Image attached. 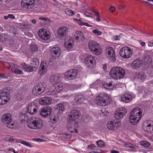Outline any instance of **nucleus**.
I'll return each mask as SVG.
<instances>
[{
    "mask_svg": "<svg viewBox=\"0 0 153 153\" xmlns=\"http://www.w3.org/2000/svg\"><path fill=\"white\" fill-rule=\"evenodd\" d=\"M92 32L98 35H100L102 34V32L99 31L98 30L94 29L92 31Z\"/></svg>",
    "mask_w": 153,
    "mask_h": 153,
    "instance_id": "nucleus-48",
    "label": "nucleus"
},
{
    "mask_svg": "<svg viewBox=\"0 0 153 153\" xmlns=\"http://www.w3.org/2000/svg\"><path fill=\"white\" fill-rule=\"evenodd\" d=\"M59 77L57 75H52L51 76L50 81L52 84L55 85L59 82Z\"/></svg>",
    "mask_w": 153,
    "mask_h": 153,
    "instance_id": "nucleus-30",
    "label": "nucleus"
},
{
    "mask_svg": "<svg viewBox=\"0 0 153 153\" xmlns=\"http://www.w3.org/2000/svg\"><path fill=\"white\" fill-rule=\"evenodd\" d=\"M77 74V71L76 70H70L65 72V77L69 80H72L76 78Z\"/></svg>",
    "mask_w": 153,
    "mask_h": 153,
    "instance_id": "nucleus-10",
    "label": "nucleus"
},
{
    "mask_svg": "<svg viewBox=\"0 0 153 153\" xmlns=\"http://www.w3.org/2000/svg\"><path fill=\"white\" fill-rule=\"evenodd\" d=\"M68 29L65 26L60 27L57 31V35L60 39H63L68 35Z\"/></svg>",
    "mask_w": 153,
    "mask_h": 153,
    "instance_id": "nucleus-9",
    "label": "nucleus"
},
{
    "mask_svg": "<svg viewBox=\"0 0 153 153\" xmlns=\"http://www.w3.org/2000/svg\"><path fill=\"white\" fill-rule=\"evenodd\" d=\"M39 89H40L43 93L45 91L46 87V84L44 82H40L37 84L36 85Z\"/></svg>",
    "mask_w": 153,
    "mask_h": 153,
    "instance_id": "nucleus-34",
    "label": "nucleus"
},
{
    "mask_svg": "<svg viewBox=\"0 0 153 153\" xmlns=\"http://www.w3.org/2000/svg\"><path fill=\"white\" fill-rule=\"evenodd\" d=\"M152 127L151 124L150 123L149 124L148 123L144 124L143 126V129L145 131H147L148 133L151 132V128L152 129Z\"/></svg>",
    "mask_w": 153,
    "mask_h": 153,
    "instance_id": "nucleus-33",
    "label": "nucleus"
},
{
    "mask_svg": "<svg viewBox=\"0 0 153 153\" xmlns=\"http://www.w3.org/2000/svg\"><path fill=\"white\" fill-rule=\"evenodd\" d=\"M117 123L113 122H109L107 124V128L110 130H115L117 129Z\"/></svg>",
    "mask_w": 153,
    "mask_h": 153,
    "instance_id": "nucleus-28",
    "label": "nucleus"
},
{
    "mask_svg": "<svg viewBox=\"0 0 153 153\" xmlns=\"http://www.w3.org/2000/svg\"><path fill=\"white\" fill-rule=\"evenodd\" d=\"M10 141L17 142V140L16 139L13 138V137H10Z\"/></svg>",
    "mask_w": 153,
    "mask_h": 153,
    "instance_id": "nucleus-63",
    "label": "nucleus"
},
{
    "mask_svg": "<svg viewBox=\"0 0 153 153\" xmlns=\"http://www.w3.org/2000/svg\"><path fill=\"white\" fill-rule=\"evenodd\" d=\"M57 85H56L54 86L55 88L54 90L52 91L53 94V92H59L62 89V85L61 83H57Z\"/></svg>",
    "mask_w": 153,
    "mask_h": 153,
    "instance_id": "nucleus-36",
    "label": "nucleus"
},
{
    "mask_svg": "<svg viewBox=\"0 0 153 153\" xmlns=\"http://www.w3.org/2000/svg\"><path fill=\"white\" fill-rule=\"evenodd\" d=\"M9 53H8L7 54H6L4 55V57L6 59V60H8L9 59Z\"/></svg>",
    "mask_w": 153,
    "mask_h": 153,
    "instance_id": "nucleus-58",
    "label": "nucleus"
},
{
    "mask_svg": "<svg viewBox=\"0 0 153 153\" xmlns=\"http://www.w3.org/2000/svg\"><path fill=\"white\" fill-rule=\"evenodd\" d=\"M97 104L99 106H105L109 104L111 99L105 94H101L97 97Z\"/></svg>",
    "mask_w": 153,
    "mask_h": 153,
    "instance_id": "nucleus-4",
    "label": "nucleus"
},
{
    "mask_svg": "<svg viewBox=\"0 0 153 153\" xmlns=\"http://www.w3.org/2000/svg\"><path fill=\"white\" fill-rule=\"evenodd\" d=\"M97 16V18L96 19V20L98 22H100L101 21V19H100V17L98 13H97V15H95Z\"/></svg>",
    "mask_w": 153,
    "mask_h": 153,
    "instance_id": "nucleus-64",
    "label": "nucleus"
},
{
    "mask_svg": "<svg viewBox=\"0 0 153 153\" xmlns=\"http://www.w3.org/2000/svg\"><path fill=\"white\" fill-rule=\"evenodd\" d=\"M20 143L28 146L30 147L32 146L30 144V143L25 141L22 140L20 142Z\"/></svg>",
    "mask_w": 153,
    "mask_h": 153,
    "instance_id": "nucleus-46",
    "label": "nucleus"
},
{
    "mask_svg": "<svg viewBox=\"0 0 153 153\" xmlns=\"http://www.w3.org/2000/svg\"><path fill=\"white\" fill-rule=\"evenodd\" d=\"M142 65V62L137 59H136L133 61L131 64V66L134 69L139 68L141 67Z\"/></svg>",
    "mask_w": 153,
    "mask_h": 153,
    "instance_id": "nucleus-23",
    "label": "nucleus"
},
{
    "mask_svg": "<svg viewBox=\"0 0 153 153\" xmlns=\"http://www.w3.org/2000/svg\"><path fill=\"white\" fill-rule=\"evenodd\" d=\"M126 113V109L125 108H121L115 111L114 115L116 120H119L122 119Z\"/></svg>",
    "mask_w": 153,
    "mask_h": 153,
    "instance_id": "nucleus-8",
    "label": "nucleus"
},
{
    "mask_svg": "<svg viewBox=\"0 0 153 153\" xmlns=\"http://www.w3.org/2000/svg\"><path fill=\"white\" fill-rule=\"evenodd\" d=\"M97 145L99 147H102L104 146V142L101 140H99L97 142Z\"/></svg>",
    "mask_w": 153,
    "mask_h": 153,
    "instance_id": "nucleus-40",
    "label": "nucleus"
},
{
    "mask_svg": "<svg viewBox=\"0 0 153 153\" xmlns=\"http://www.w3.org/2000/svg\"><path fill=\"white\" fill-rule=\"evenodd\" d=\"M14 73L17 74H23V72L17 68L16 69L15 72Z\"/></svg>",
    "mask_w": 153,
    "mask_h": 153,
    "instance_id": "nucleus-51",
    "label": "nucleus"
},
{
    "mask_svg": "<svg viewBox=\"0 0 153 153\" xmlns=\"http://www.w3.org/2000/svg\"><path fill=\"white\" fill-rule=\"evenodd\" d=\"M95 58L92 55L87 56L85 59V63L87 66L92 67L95 64Z\"/></svg>",
    "mask_w": 153,
    "mask_h": 153,
    "instance_id": "nucleus-15",
    "label": "nucleus"
},
{
    "mask_svg": "<svg viewBox=\"0 0 153 153\" xmlns=\"http://www.w3.org/2000/svg\"><path fill=\"white\" fill-rule=\"evenodd\" d=\"M52 109L51 107L48 106L42 108L40 111L39 114L44 117H47L51 113Z\"/></svg>",
    "mask_w": 153,
    "mask_h": 153,
    "instance_id": "nucleus-14",
    "label": "nucleus"
},
{
    "mask_svg": "<svg viewBox=\"0 0 153 153\" xmlns=\"http://www.w3.org/2000/svg\"><path fill=\"white\" fill-rule=\"evenodd\" d=\"M10 99V88H6L0 91V105H4Z\"/></svg>",
    "mask_w": 153,
    "mask_h": 153,
    "instance_id": "nucleus-3",
    "label": "nucleus"
},
{
    "mask_svg": "<svg viewBox=\"0 0 153 153\" xmlns=\"http://www.w3.org/2000/svg\"><path fill=\"white\" fill-rule=\"evenodd\" d=\"M91 52L93 54L96 55H100L102 52V49L100 48L99 46L98 48H96L95 50L91 51Z\"/></svg>",
    "mask_w": 153,
    "mask_h": 153,
    "instance_id": "nucleus-37",
    "label": "nucleus"
},
{
    "mask_svg": "<svg viewBox=\"0 0 153 153\" xmlns=\"http://www.w3.org/2000/svg\"><path fill=\"white\" fill-rule=\"evenodd\" d=\"M32 65L33 68L36 70L39 65V62L38 58H34L32 59L31 63Z\"/></svg>",
    "mask_w": 153,
    "mask_h": 153,
    "instance_id": "nucleus-32",
    "label": "nucleus"
},
{
    "mask_svg": "<svg viewBox=\"0 0 153 153\" xmlns=\"http://www.w3.org/2000/svg\"><path fill=\"white\" fill-rule=\"evenodd\" d=\"M65 13L70 16H73L74 15V12L70 9H67L65 10Z\"/></svg>",
    "mask_w": 153,
    "mask_h": 153,
    "instance_id": "nucleus-41",
    "label": "nucleus"
},
{
    "mask_svg": "<svg viewBox=\"0 0 153 153\" xmlns=\"http://www.w3.org/2000/svg\"><path fill=\"white\" fill-rule=\"evenodd\" d=\"M140 144L145 147H148L150 145L149 142L146 141H143L140 142Z\"/></svg>",
    "mask_w": 153,
    "mask_h": 153,
    "instance_id": "nucleus-43",
    "label": "nucleus"
},
{
    "mask_svg": "<svg viewBox=\"0 0 153 153\" xmlns=\"http://www.w3.org/2000/svg\"><path fill=\"white\" fill-rule=\"evenodd\" d=\"M109 9L111 12H113L115 10V9L114 7L111 6L109 7Z\"/></svg>",
    "mask_w": 153,
    "mask_h": 153,
    "instance_id": "nucleus-55",
    "label": "nucleus"
},
{
    "mask_svg": "<svg viewBox=\"0 0 153 153\" xmlns=\"http://www.w3.org/2000/svg\"><path fill=\"white\" fill-rule=\"evenodd\" d=\"M48 33L46 29H41L39 30L38 34L39 36L42 39L47 40L50 38Z\"/></svg>",
    "mask_w": 153,
    "mask_h": 153,
    "instance_id": "nucleus-13",
    "label": "nucleus"
},
{
    "mask_svg": "<svg viewBox=\"0 0 153 153\" xmlns=\"http://www.w3.org/2000/svg\"><path fill=\"white\" fill-rule=\"evenodd\" d=\"M65 135L64 137L66 138H70L71 137V134H65Z\"/></svg>",
    "mask_w": 153,
    "mask_h": 153,
    "instance_id": "nucleus-59",
    "label": "nucleus"
},
{
    "mask_svg": "<svg viewBox=\"0 0 153 153\" xmlns=\"http://www.w3.org/2000/svg\"><path fill=\"white\" fill-rule=\"evenodd\" d=\"M20 27L22 29L27 30L31 29L32 25L28 23H22L20 24Z\"/></svg>",
    "mask_w": 153,
    "mask_h": 153,
    "instance_id": "nucleus-35",
    "label": "nucleus"
},
{
    "mask_svg": "<svg viewBox=\"0 0 153 153\" xmlns=\"http://www.w3.org/2000/svg\"><path fill=\"white\" fill-rule=\"evenodd\" d=\"M95 146L94 144H92L90 146H88V149H92L94 148Z\"/></svg>",
    "mask_w": 153,
    "mask_h": 153,
    "instance_id": "nucleus-62",
    "label": "nucleus"
},
{
    "mask_svg": "<svg viewBox=\"0 0 153 153\" xmlns=\"http://www.w3.org/2000/svg\"><path fill=\"white\" fill-rule=\"evenodd\" d=\"M12 47V49L13 51H16V49L17 50V48H16V44H12L11 45Z\"/></svg>",
    "mask_w": 153,
    "mask_h": 153,
    "instance_id": "nucleus-50",
    "label": "nucleus"
},
{
    "mask_svg": "<svg viewBox=\"0 0 153 153\" xmlns=\"http://www.w3.org/2000/svg\"><path fill=\"white\" fill-rule=\"evenodd\" d=\"M32 93L33 94L36 96H39L43 93L42 92L40 91V89L36 85L33 88Z\"/></svg>",
    "mask_w": 153,
    "mask_h": 153,
    "instance_id": "nucleus-31",
    "label": "nucleus"
},
{
    "mask_svg": "<svg viewBox=\"0 0 153 153\" xmlns=\"http://www.w3.org/2000/svg\"><path fill=\"white\" fill-rule=\"evenodd\" d=\"M42 126V121L38 118H35L34 120L27 123V126L31 129H40Z\"/></svg>",
    "mask_w": 153,
    "mask_h": 153,
    "instance_id": "nucleus-5",
    "label": "nucleus"
},
{
    "mask_svg": "<svg viewBox=\"0 0 153 153\" xmlns=\"http://www.w3.org/2000/svg\"><path fill=\"white\" fill-rule=\"evenodd\" d=\"M111 86H112V84L111 82H109L108 83L105 82L103 84L104 87L107 89H109L110 87Z\"/></svg>",
    "mask_w": 153,
    "mask_h": 153,
    "instance_id": "nucleus-45",
    "label": "nucleus"
},
{
    "mask_svg": "<svg viewBox=\"0 0 153 153\" xmlns=\"http://www.w3.org/2000/svg\"><path fill=\"white\" fill-rule=\"evenodd\" d=\"M85 15H86V16L87 17H90L91 18L93 17L92 16H92V15L90 13L88 12H86L85 13Z\"/></svg>",
    "mask_w": 153,
    "mask_h": 153,
    "instance_id": "nucleus-54",
    "label": "nucleus"
},
{
    "mask_svg": "<svg viewBox=\"0 0 153 153\" xmlns=\"http://www.w3.org/2000/svg\"><path fill=\"white\" fill-rule=\"evenodd\" d=\"M5 67L9 68L10 67V64L8 62H4L3 63Z\"/></svg>",
    "mask_w": 153,
    "mask_h": 153,
    "instance_id": "nucleus-53",
    "label": "nucleus"
},
{
    "mask_svg": "<svg viewBox=\"0 0 153 153\" xmlns=\"http://www.w3.org/2000/svg\"><path fill=\"white\" fill-rule=\"evenodd\" d=\"M11 126L13 127H10V128L16 129V127L15 123H11Z\"/></svg>",
    "mask_w": 153,
    "mask_h": 153,
    "instance_id": "nucleus-57",
    "label": "nucleus"
},
{
    "mask_svg": "<svg viewBox=\"0 0 153 153\" xmlns=\"http://www.w3.org/2000/svg\"><path fill=\"white\" fill-rule=\"evenodd\" d=\"M68 123L67 125V129L71 133L78 132L77 129L78 128V123L75 120H68Z\"/></svg>",
    "mask_w": 153,
    "mask_h": 153,
    "instance_id": "nucleus-6",
    "label": "nucleus"
},
{
    "mask_svg": "<svg viewBox=\"0 0 153 153\" xmlns=\"http://www.w3.org/2000/svg\"><path fill=\"white\" fill-rule=\"evenodd\" d=\"M135 77L143 81L146 78V75L144 72L141 71L136 73L135 74Z\"/></svg>",
    "mask_w": 153,
    "mask_h": 153,
    "instance_id": "nucleus-26",
    "label": "nucleus"
},
{
    "mask_svg": "<svg viewBox=\"0 0 153 153\" xmlns=\"http://www.w3.org/2000/svg\"><path fill=\"white\" fill-rule=\"evenodd\" d=\"M22 69V70H24L25 71L28 72H31L36 71L32 66L28 64H26L25 63H24Z\"/></svg>",
    "mask_w": 153,
    "mask_h": 153,
    "instance_id": "nucleus-24",
    "label": "nucleus"
},
{
    "mask_svg": "<svg viewBox=\"0 0 153 153\" xmlns=\"http://www.w3.org/2000/svg\"><path fill=\"white\" fill-rule=\"evenodd\" d=\"M131 144L130 143H127L125 144V146L126 147H128L130 148V147H131Z\"/></svg>",
    "mask_w": 153,
    "mask_h": 153,
    "instance_id": "nucleus-61",
    "label": "nucleus"
},
{
    "mask_svg": "<svg viewBox=\"0 0 153 153\" xmlns=\"http://www.w3.org/2000/svg\"><path fill=\"white\" fill-rule=\"evenodd\" d=\"M142 115V111L140 108L134 109L131 111L129 117L130 123L132 125H135L140 120Z\"/></svg>",
    "mask_w": 153,
    "mask_h": 153,
    "instance_id": "nucleus-1",
    "label": "nucleus"
},
{
    "mask_svg": "<svg viewBox=\"0 0 153 153\" xmlns=\"http://www.w3.org/2000/svg\"><path fill=\"white\" fill-rule=\"evenodd\" d=\"M107 51L108 56L111 58L113 61H115V54L113 48L110 47H109L107 49Z\"/></svg>",
    "mask_w": 153,
    "mask_h": 153,
    "instance_id": "nucleus-25",
    "label": "nucleus"
},
{
    "mask_svg": "<svg viewBox=\"0 0 153 153\" xmlns=\"http://www.w3.org/2000/svg\"><path fill=\"white\" fill-rule=\"evenodd\" d=\"M73 42L71 41V42H69L67 44L66 46V47L67 49H71L73 46Z\"/></svg>",
    "mask_w": 153,
    "mask_h": 153,
    "instance_id": "nucleus-47",
    "label": "nucleus"
},
{
    "mask_svg": "<svg viewBox=\"0 0 153 153\" xmlns=\"http://www.w3.org/2000/svg\"><path fill=\"white\" fill-rule=\"evenodd\" d=\"M77 97V98L75 99V100L76 101V100L77 102H79V103L83 102L85 100L84 96L82 95H78Z\"/></svg>",
    "mask_w": 153,
    "mask_h": 153,
    "instance_id": "nucleus-38",
    "label": "nucleus"
},
{
    "mask_svg": "<svg viewBox=\"0 0 153 153\" xmlns=\"http://www.w3.org/2000/svg\"><path fill=\"white\" fill-rule=\"evenodd\" d=\"M56 107L53 110V112L55 113H58L59 114H62L64 111V105L62 103H59L56 105Z\"/></svg>",
    "mask_w": 153,
    "mask_h": 153,
    "instance_id": "nucleus-20",
    "label": "nucleus"
},
{
    "mask_svg": "<svg viewBox=\"0 0 153 153\" xmlns=\"http://www.w3.org/2000/svg\"><path fill=\"white\" fill-rule=\"evenodd\" d=\"M132 99L131 95L128 94H125L123 95L121 97V100L125 103L130 102Z\"/></svg>",
    "mask_w": 153,
    "mask_h": 153,
    "instance_id": "nucleus-21",
    "label": "nucleus"
},
{
    "mask_svg": "<svg viewBox=\"0 0 153 153\" xmlns=\"http://www.w3.org/2000/svg\"><path fill=\"white\" fill-rule=\"evenodd\" d=\"M76 34L79 36L80 39L82 40H83L85 39L84 35L83 33L80 31H78L76 32Z\"/></svg>",
    "mask_w": 153,
    "mask_h": 153,
    "instance_id": "nucleus-42",
    "label": "nucleus"
},
{
    "mask_svg": "<svg viewBox=\"0 0 153 153\" xmlns=\"http://www.w3.org/2000/svg\"><path fill=\"white\" fill-rule=\"evenodd\" d=\"M60 49L58 47H54L51 49L50 52L51 56L54 57H58L60 54Z\"/></svg>",
    "mask_w": 153,
    "mask_h": 153,
    "instance_id": "nucleus-16",
    "label": "nucleus"
},
{
    "mask_svg": "<svg viewBox=\"0 0 153 153\" xmlns=\"http://www.w3.org/2000/svg\"><path fill=\"white\" fill-rule=\"evenodd\" d=\"M37 107L34 103H31L28 105L27 109L28 112L31 114L36 113L37 112Z\"/></svg>",
    "mask_w": 153,
    "mask_h": 153,
    "instance_id": "nucleus-18",
    "label": "nucleus"
},
{
    "mask_svg": "<svg viewBox=\"0 0 153 153\" xmlns=\"http://www.w3.org/2000/svg\"><path fill=\"white\" fill-rule=\"evenodd\" d=\"M151 57L149 55L147 54H146L144 56V59L145 61H146L147 62L150 61Z\"/></svg>",
    "mask_w": 153,
    "mask_h": 153,
    "instance_id": "nucleus-44",
    "label": "nucleus"
},
{
    "mask_svg": "<svg viewBox=\"0 0 153 153\" xmlns=\"http://www.w3.org/2000/svg\"><path fill=\"white\" fill-rule=\"evenodd\" d=\"M34 4V0H22L21 2L22 7L25 9L32 8Z\"/></svg>",
    "mask_w": 153,
    "mask_h": 153,
    "instance_id": "nucleus-12",
    "label": "nucleus"
},
{
    "mask_svg": "<svg viewBox=\"0 0 153 153\" xmlns=\"http://www.w3.org/2000/svg\"><path fill=\"white\" fill-rule=\"evenodd\" d=\"M148 45L149 47H152L153 46V42H152L149 41L148 42Z\"/></svg>",
    "mask_w": 153,
    "mask_h": 153,
    "instance_id": "nucleus-60",
    "label": "nucleus"
},
{
    "mask_svg": "<svg viewBox=\"0 0 153 153\" xmlns=\"http://www.w3.org/2000/svg\"><path fill=\"white\" fill-rule=\"evenodd\" d=\"M8 38V36L5 34H2L0 36V41L1 42H4L6 41Z\"/></svg>",
    "mask_w": 153,
    "mask_h": 153,
    "instance_id": "nucleus-39",
    "label": "nucleus"
},
{
    "mask_svg": "<svg viewBox=\"0 0 153 153\" xmlns=\"http://www.w3.org/2000/svg\"><path fill=\"white\" fill-rule=\"evenodd\" d=\"M58 113H54L52 114L50 120L52 123H55L57 122L59 120V115Z\"/></svg>",
    "mask_w": 153,
    "mask_h": 153,
    "instance_id": "nucleus-29",
    "label": "nucleus"
},
{
    "mask_svg": "<svg viewBox=\"0 0 153 153\" xmlns=\"http://www.w3.org/2000/svg\"><path fill=\"white\" fill-rule=\"evenodd\" d=\"M17 69V68H16V65H14L11 68V71L13 72L14 73V72H15L16 69Z\"/></svg>",
    "mask_w": 153,
    "mask_h": 153,
    "instance_id": "nucleus-52",
    "label": "nucleus"
},
{
    "mask_svg": "<svg viewBox=\"0 0 153 153\" xmlns=\"http://www.w3.org/2000/svg\"><path fill=\"white\" fill-rule=\"evenodd\" d=\"M80 112L79 110H74L69 114L68 119L70 120H75L77 119L80 116Z\"/></svg>",
    "mask_w": 153,
    "mask_h": 153,
    "instance_id": "nucleus-11",
    "label": "nucleus"
},
{
    "mask_svg": "<svg viewBox=\"0 0 153 153\" xmlns=\"http://www.w3.org/2000/svg\"><path fill=\"white\" fill-rule=\"evenodd\" d=\"M77 23L81 25H83L84 24V22H82V20L80 19H78Z\"/></svg>",
    "mask_w": 153,
    "mask_h": 153,
    "instance_id": "nucleus-56",
    "label": "nucleus"
},
{
    "mask_svg": "<svg viewBox=\"0 0 153 153\" xmlns=\"http://www.w3.org/2000/svg\"><path fill=\"white\" fill-rule=\"evenodd\" d=\"M48 64L46 62H42L41 63L40 68L38 71V74L41 75L45 74L47 69Z\"/></svg>",
    "mask_w": 153,
    "mask_h": 153,
    "instance_id": "nucleus-17",
    "label": "nucleus"
},
{
    "mask_svg": "<svg viewBox=\"0 0 153 153\" xmlns=\"http://www.w3.org/2000/svg\"><path fill=\"white\" fill-rule=\"evenodd\" d=\"M32 51L33 52L36 51L38 50V47L37 45H33L30 47Z\"/></svg>",
    "mask_w": 153,
    "mask_h": 153,
    "instance_id": "nucleus-49",
    "label": "nucleus"
},
{
    "mask_svg": "<svg viewBox=\"0 0 153 153\" xmlns=\"http://www.w3.org/2000/svg\"><path fill=\"white\" fill-rule=\"evenodd\" d=\"M109 74L111 77L118 79L124 77L125 72L124 69L122 68L116 67L112 68L111 69Z\"/></svg>",
    "mask_w": 153,
    "mask_h": 153,
    "instance_id": "nucleus-2",
    "label": "nucleus"
},
{
    "mask_svg": "<svg viewBox=\"0 0 153 153\" xmlns=\"http://www.w3.org/2000/svg\"><path fill=\"white\" fill-rule=\"evenodd\" d=\"M132 54L131 50L128 47L123 48L120 52V56L124 58H130L132 55Z\"/></svg>",
    "mask_w": 153,
    "mask_h": 153,
    "instance_id": "nucleus-7",
    "label": "nucleus"
},
{
    "mask_svg": "<svg viewBox=\"0 0 153 153\" xmlns=\"http://www.w3.org/2000/svg\"><path fill=\"white\" fill-rule=\"evenodd\" d=\"M2 122L7 124V127L10 128V114L6 113L3 114L1 117Z\"/></svg>",
    "mask_w": 153,
    "mask_h": 153,
    "instance_id": "nucleus-19",
    "label": "nucleus"
},
{
    "mask_svg": "<svg viewBox=\"0 0 153 153\" xmlns=\"http://www.w3.org/2000/svg\"><path fill=\"white\" fill-rule=\"evenodd\" d=\"M88 46L89 49L91 51H92L95 50L99 45L96 42L94 41H91L88 43Z\"/></svg>",
    "mask_w": 153,
    "mask_h": 153,
    "instance_id": "nucleus-27",
    "label": "nucleus"
},
{
    "mask_svg": "<svg viewBox=\"0 0 153 153\" xmlns=\"http://www.w3.org/2000/svg\"><path fill=\"white\" fill-rule=\"evenodd\" d=\"M52 100L50 97H42L39 100V103L42 105H49L51 104Z\"/></svg>",
    "mask_w": 153,
    "mask_h": 153,
    "instance_id": "nucleus-22",
    "label": "nucleus"
}]
</instances>
